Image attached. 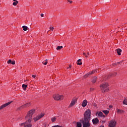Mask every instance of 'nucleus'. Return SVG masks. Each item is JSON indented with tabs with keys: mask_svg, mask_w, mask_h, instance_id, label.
I'll return each mask as SVG.
<instances>
[{
	"mask_svg": "<svg viewBox=\"0 0 127 127\" xmlns=\"http://www.w3.org/2000/svg\"><path fill=\"white\" fill-rule=\"evenodd\" d=\"M22 88H23V89L24 91H26V88H27V85L24 84H22Z\"/></svg>",
	"mask_w": 127,
	"mask_h": 127,
	"instance_id": "17",
	"label": "nucleus"
},
{
	"mask_svg": "<svg viewBox=\"0 0 127 127\" xmlns=\"http://www.w3.org/2000/svg\"><path fill=\"white\" fill-rule=\"evenodd\" d=\"M109 127H116L117 126V122L115 120H112L110 121L108 124Z\"/></svg>",
	"mask_w": 127,
	"mask_h": 127,
	"instance_id": "8",
	"label": "nucleus"
},
{
	"mask_svg": "<svg viewBox=\"0 0 127 127\" xmlns=\"http://www.w3.org/2000/svg\"><path fill=\"white\" fill-rule=\"evenodd\" d=\"M50 30H51L52 31H53V30H54V27L51 26V27H50Z\"/></svg>",
	"mask_w": 127,
	"mask_h": 127,
	"instance_id": "31",
	"label": "nucleus"
},
{
	"mask_svg": "<svg viewBox=\"0 0 127 127\" xmlns=\"http://www.w3.org/2000/svg\"><path fill=\"white\" fill-rule=\"evenodd\" d=\"M12 61L11 60H9L7 62V64H11Z\"/></svg>",
	"mask_w": 127,
	"mask_h": 127,
	"instance_id": "32",
	"label": "nucleus"
},
{
	"mask_svg": "<svg viewBox=\"0 0 127 127\" xmlns=\"http://www.w3.org/2000/svg\"><path fill=\"white\" fill-rule=\"evenodd\" d=\"M86 55H87V56H89V55H90V53L89 52L87 53Z\"/></svg>",
	"mask_w": 127,
	"mask_h": 127,
	"instance_id": "37",
	"label": "nucleus"
},
{
	"mask_svg": "<svg viewBox=\"0 0 127 127\" xmlns=\"http://www.w3.org/2000/svg\"><path fill=\"white\" fill-rule=\"evenodd\" d=\"M20 127H26V125L25 124V123H21L20 124Z\"/></svg>",
	"mask_w": 127,
	"mask_h": 127,
	"instance_id": "22",
	"label": "nucleus"
},
{
	"mask_svg": "<svg viewBox=\"0 0 127 127\" xmlns=\"http://www.w3.org/2000/svg\"><path fill=\"white\" fill-rule=\"evenodd\" d=\"M83 55L84 56H85V57H88V55H87L86 54V53H83Z\"/></svg>",
	"mask_w": 127,
	"mask_h": 127,
	"instance_id": "35",
	"label": "nucleus"
},
{
	"mask_svg": "<svg viewBox=\"0 0 127 127\" xmlns=\"http://www.w3.org/2000/svg\"><path fill=\"white\" fill-rule=\"evenodd\" d=\"M82 122H77L76 125L77 127H82Z\"/></svg>",
	"mask_w": 127,
	"mask_h": 127,
	"instance_id": "19",
	"label": "nucleus"
},
{
	"mask_svg": "<svg viewBox=\"0 0 127 127\" xmlns=\"http://www.w3.org/2000/svg\"><path fill=\"white\" fill-rule=\"evenodd\" d=\"M98 117H100L101 118L103 117V118H105V115H104V114H103L102 112H99L98 113Z\"/></svg>",
	"mask_w": 127,
	"mask_h": 127,
	"instance_id": "16",
	"label": "nucleus"
},
{
	"mask_svg": "<svg viewBox=\"0 0 127 127\" xmlns=\"http://www.w3.org/2000/svg\"><path fill=\"white\" fill-rule=\"evenodd\" d=\"M121 63V62H118V64H120Z\"/></svg>",
	"mask_w": 127,
	"mask_h": 127,
	"instance_id": "41",
	"label": "nucleus"
},
{
	"mask_svg": "<svg viewBox=\"0 0 127 127\" xmlns=\"http://www.w3.org/2000/svg\"><path fill=\"white\" fill-rule=\"evenodd\" d=\"M13 1H17L16 0H13Z\"/></svg>",
	"mask_w": 127,
	"mask_h": 127,
	"instance_id": "40",
	"label": "nucleus"
},
{
	"mask_svg": "<svg viewBox=\"0 0 127 127\" xmlns=\"http://www.w3.org/2000/svg\"><path fill=\"white\" fill-rule=\"evenodd\" d=\"M11 103H12V102H8L7 103L2 105L1 106H0V111L1 110H2L3 109H4V108H6V107H7V106H8L9 105H10Z\"/></svg>",
	"mask_w": 127,
	"mask_h": 127,
	"instance_id": "12",
	"label": "nucleus"
},
{
	"mask_svg": "<svg viewBox=\"0 0 127 127\" xmlns=\"http://www.w3.org/2000/svg\"><path fill=\"white\" fill-rule=\"evenodd\" d=\"M109 111L108 110H104L103 111V113H104V114H105V115H109Z\"/></svg>",
	"mask_w": 127,
	"mask_h": 127,
	"instance_id": "26",
	"label": "nucleus"
},
{
	"mask_svg": "<svg viewBox=\"0 0 127 127\" xmlns=\"http://www.w3.org/2000/svg\"><path fill=\"white\" fill-rule=\"evenodd\" d=\"M77 103V99L76 98H73L69 106V108H72L73 106H75V104Z\"/></svg>",
	"mask_w": 127,
	"mask_h": 127,
	"instance_id": "11",
	"label": "nucleus"
},
{
	"mask_svg": "<svg viewBox=\"0 0 127 127\" xmlns=\"http://www.w3.org/2000/svg\"><path fill=\"white\" fill-rule=\"evenodd\" d=\"M122 53V50L121 49H118L117 50V54L118 55H121Z\"/></svg>",
	"mask_w": 127,
	"mask_h": 127,
	"instance_id": "23",
	"label": "nucleus"
},
{
	"mask_svg": "<svg viewBox=\"0 0 127 127\" xmlns=\"http://www.w3.org/2000/svg\"><path fill=\"white\" fill-rule=\"evenodd\" d=\"M66 1H67V3H69L70 4L71 3H73V1L70 0H67Z\"/></svg>",
	"mask_w": 127,
	"mask_h": 127,
	"instance_id": "29",
	"label": "nucleus"
},
{
	"mask_svg": "<svg viewBox=\"0 0 127 127\" xmlns=\"http://www.w3.org/2000/svg\"><path fill=\"white\" fill-rule=\"evenodd\" d=\"M77 65H80L81 64H82V62H81V59H79L78 61H77Z\"/></svg>",
	"mask_w": 127,
	"mask_h": 127,
	"instance_id": "28",
	"label": "nucleus"
},
{
	"mask_svg": "<svg viewBox=\"0 0 127 127\" xmlns=\"http://www.w3.org/2000/svg\"><path fill=\"white\" fill-rule=\"evenodd\" d=\"M34 114H35V109H33L30 110L27 112L25 119H30V120H32V116H33Z\"/></svg>",
	"mask_w": 127,
	"mask_h": 127,
	"instance_id": "3",
	"label": "nucleus"
},
{
	"mask_svg": "<svg viewBox=\"0 0 127 127\" xmlns=\"http://www.w3.org/2000/svg\"><path fill=\"white\" fill-rule=\"evenodd\" d=\"M123 105H127V97L123 101Z\"/></svg>",
	"mask_w": 127,
	"mask_h": 127,
	"instance_id": "25",
	"label": "nucleus"
},
{
	"mask_svg": "<svg viewBox=\"0 0 127 127\" xmlns=\"http://www.w3.org/2000/svg\"><path fill=\"white\" fill-rule=\"evenodd\" d=\"M30 106H31V103L30 102H28L20 106V110H22L23 109H26V108H29Z\"/></svg>",
	"mask_w": 127,
	"mask_h": 127,
	"instance_id": "10",
	"label": "nucleus"
},
{
	"mask_svg": "<svg viewBox=\"0 0 127 127\" xmlns=\"http://www.w3.org/2000/svg\"><path fill=\"white\" fill-rule=\"evenodd\" d=\"M87 104H88V101H87V100H84L83 101L81 106L83 108H85V107L87 106Z\"/></svg>",
	"mask_w": 127,
	"mask_h": 127,
	"instance_id": "14",
	"label": "nucleus"
},
{
	"mask_svg": "<svg viewBox=\"0 0 127 127\" xmlns=\"http://www.w3.org/2000/svg\"><path fill=\"white\" fill-rule=\"evenodd\" d=\"M32 77H33V78H35L36 77V75H32Z\"/></svg>",
	"mask_w": 127,
	"mask_h": 127,
	"instance_id": "36",
	"label": "nucleus"
},
{
	"mask_svg": "<svg viewBox=\"0 0 127 127\" xmlns=\"http://www.w3.org/2000/svg\"><path fill=\"white\" fill-rule=\"evenodd\" d=\"M99 119L98 118H94L92 120V123L93 125H98L99 124Z\"/></svg>",
	"mask_w": 127,
	"mask_h": 127,
	"instance_id": "13",
	"label": "nucleus"
},
{
	"mask_svg": "<svg viewBox=\"0 0 127 127\" xmlns=\"http://www.w3.org/2000/svg\"><path fill=\"white\" fill-rule=\"evenodd\" d=\"M51 121L52 123H55V122H56V118L52 117L51 119Z\"/></svg>",
	"mask_w": 127,
	"mask_h": 127,
	"instance_id": "21",
	"label": "nucleus"
},
{
	"mask_svg": "<svg viewBox=\"0 0 127 127\" xmlns=\"http://www.w3.org/2000/svg\"><path fill=\"white\" fill-rule=\"evenodd\" d=\"M41 17H43V16H44V15L43 14H41Z\"/></svg>",
	"mask_w": 127,
	"mask_h": 127,
	"instance_id": "39",
	"label": "nucleus"
},
{
	"mask_svg": "<svg viewBox=\"0 0 127 127\" xmlns=\"http://www.w3.org/2000/svg\"><path fill=\"white\" fill-rule=\"evenodd\" d=\"M22 27L24 31H26L27 30V29H28V27L26 26H23Z\"/></svg>",
	"mask_w": 127,
	"mask_h": 127,
	"instance_id": "20",
	"label": "nucleus"
},
{
	"mask_svg": "<svg viewBox=\"0 0 127 127\" xmlns=\"http://www.w3.org/2000/svg\"><path fill=\"white\" fill-rule=\"evenodd\" d=\"M11 64H12V65H14L15 64V61H12Z\"/></svg>",
	"mask_w": 127,
	"mask_h": 127,
	"instance_id": "33",
	"label": "nucleus"
},
{
	"mask_svg": "<svg viewBox=\"0 0 127 127\" xmlns=\"http://www.w3.org/2000/svg\"><path fill=\"white\" fill-rule=\"evenodd\" d=\"M45 115V114L44 113H41L40 114L36 116L35 118H33L34 122H37V121H39V120H40V119H42V118H43Z\"/></svg>",
	"mask_w": 127,
	"mask_h": 127,
	"instance_id": "7",
	"label": "nucleus"
},
{
	"mask_svg": "<svg viewBox=\"0 0 127 127\" xmlns=\"http://www.w3.org/2000/svg\"><path fill=\"white\" fill-rule=\"evenodd\" d=\"M53 98L56 101H59V100H63L64 96L63 95H60L59 94H55L53 95Z\"/></svg>",
	"mask_w": 127,
	"mask_h": 127,
	"instance_id": "5",
	"label": "nucleus"
},
{
	"mask_svg": "<svg viewBox=\"0 0 127 127\" xmlns=\"http://www.w3.org/2000/svg\"><path fill=\"white\" fill-rule=\"evenodd\" d=\"M83 115V120L91 121V110L88 109Z\"/></svg>",
	"mask_w": 127,
	"mask_h": 127,
	"instance_id": "2",
	"label": "nucleus"
},
{
	"mask_svg": "<svg viewBox=\"0 0 127 127\" xmlns=\"http://www.w3.org/2000/svg\"><path fill=\"white\" fill-rule=\"evenodd\" d=\"M62 48H63V46H58L57 48V50H61V49H62Z\"/></svg>",
	"mask_w": 127,
	"mask_h": 127,
	"instance_id": "27",
	"label": "nucleus"
},
{
	"mask_svg": "<svg viewBox=\"0 0 127 127\" xmlns=\"http://www.w3.org/2000/svg\"><path fill=\"white\" fill-rule=\"evenodd\" d=\"M97 72H98L97 70L94 69L92 71L87 73L84 76V79H87V78H88V77H89L90 75H92V74H95V73H97Z\"/></svg>",
	"mask_w": 127,
	"mask_h": 127,
	"instance_id": "9",
	"label": "nucleus"
},
{
	"mask_svg": "<svg viewBox=\"0 0 127 127\" xmlns=\"http://www.w3.org/2000/svg\"><path fill=\"white\" fill-rule=\"evenodd\" d=\"M25 120H26V121L25 122L26 127H32V124H31V122L32 121V119H25Z\"/></svg>",
	"mask_w": 127,
	"mask_h": 127,
	"instance_id": "6",
	"label": "nucleus"
},
{
	"mask_svg": "<svg viewBox=\"0 0 127 127\" xmlns=\"http://www.w3.org/2000/svg\"><path fill=\"white\" fill-rule=\"evenodd\" d=\"M97 82V77L96 76L93 77V79L92 80V83L94 84V83H96Z\"/></svg>",
	"mask_w": 127,
	"mask_h": 127,
	"instance_id": "18",
	"label": "nucleus"
},
{
	"mask_svg": "<svg viewBox=\"0 0 127 127\" xmlns=\"http://www.w3.org/2000/svg\"><path fill=\"white\" fill-rule=\"evenodd\" d=\"M90 91H94V88H90Z\"/></svg>",
	"mask_w": 127,
	"mask_h": 127,
	"instance_id": "38",
	"label": "nucleus"
},
{
	"mask_svg": "<svg viewBox=\"0 0 127 127\" xmlns=\"http://www.w3.org/2000/svg\"><path fill=\"white\" fill-rule=\"evenodd\" d=\"M71 67H72V65L71 64H69V67H67L66 69H71Z\"/></svg>",
	"mask_w": 127,
	"mask_h": 127,
	"instance_id": "34",
	"label": "nucleus"
},
{
	"mask_svg": "<svg viewBox=\"0 0 127 127\" xmlns=\"http://www.w3.org/2000/svg\"><path fill=\"white\" fill-rule=\"evenodd\" d=\"M81 124L83 125L82 127H91V125L90 124V121H86L82 120L81 121Z\"/></svg>",
	"mask_w": 127,
	"mask_h": 127,
	"instance_id": "4",
	"label": "nucleus"
},
{
	"mask_svg": "<svg viewBox=\"0 0 127 127\" xmlns=\"http://www.w3.org/2000/svg\"><path fill=\"white\" fill-rule=\"evenodd\" d=\"M13 5H14V6H16V5H17V4H18V1H16L14 2H13Z\"/></svg>",
	"mask_w": 127,
	"mask_h": 127,
	"instance_id": "24",
	"label": "nucleus"
},
{
	"mask_svg": "<svg viewBox=\"0 0 127 127\" xmlns=\"http://www.w3.org/2000/svg\"><path fill=\"white\" fill-rule=\"evenodd\" d=\"M100 88L102 93H106V92H109L110 88H109V83L107 82H104L100 86Z\"/></svg>",
	"mask_w": 127,
	"mask_h": 127,
	"instance_id": "1",
	"label": "nucleus"
},
{
	"mask_svg": "<svg viewBox=\"0 0 127 127\" xmlns=\"http://www.w3.org/2000/svg\"><path fill=\"white\" fill-rule=\"evenodd\" d=\"M47 63H48V60H46L45 62V63L43 62V64L44 65H47Z\"/></svg>",
	"mask_w": 127,
	"mask_h": 127,
	"instance_id": "30",
	"label": "nucleus"
},
{
	"mask_svg": "<svg viewBox=\"0 0 127 127\" xmlns=\"http://www.w3.org/2000/svg\"><path fill=\"white\" fill-rule=\"evenodd\" d=\"M117 114H123V113H125V111L123 110H120V109H117Z\"/></svg>",
	"mask_w": 127,
	"mask_h": 127,
	"instance_id": "15",
	"label": "nucleus"
}]
</instances>
